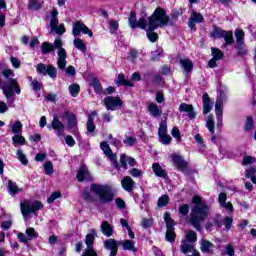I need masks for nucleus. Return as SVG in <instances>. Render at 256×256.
<instances>
[{
  "label": "nucleus",
  "mask_w": 256,
  "mask_h": 256,
  "mask_svg": "<svg viewBox=\"0 0 256 256\" xmlns=\"http://www.w3.org/2000/svg\"><path fill=\"white\" fill-rule=\"evenodd\" d=\"M53 33H55L56 35H63V33H65V25L60 24L59 26H56L53 30Z\"/></svg>",
  "instance_id": "nucleus-62"
},
{
  "label": "nucleus",
  "mask_w": 256,
  "mask_h": 256,
  "mask_svg": "<svg viewBox=\"0 0 256 256\" xmlns=\"http://www.w3.org/2000/svg\"><path fill=\"white\" fill-rule=\"evenodd\" d=\"M195 23H203V15L201 13L193 11L188 22L190 29H195Z\"/></svg>",
  "instance_id": "nucleus-17"
},
{
  "label": "nucleus",
  "mask_w": 256,
  "mask_h": 256,
  "mask_svg": "<svg viewBox=\"0 0 256 256\" xmlns=\"http://www.w3.org/2000/svg\"><path fill=\"white\" fill-rule=\"evenodd\" d=\"M53 45L54 49H58V69L63 70L67 67V51L63 48V41H61V39H56Z\"/></svg>",
  "instance_id": "nucleus-6"
},
{
  "label": "nucleus",
  "mask_w": 256,
  "mask_h": 256,
  "mask_svg": "<svg viewBox=\"0 0 256 256\" xmlns=\"http://www.w3.org/2000/svg\"><path fill=\"white\" fill-rule=\"evenodd\" d=\"M222 37L224 38L226 45H233V42L235 41L233 39V32L231 31L224 32V36Z\"/></svg>",
  "instance_id": "nucleus-46"
},
{
  "label": "nucleus",
  "mask_w": 256,
  "mask_h": 256,
  "mask_svg": "<svg viewBox=\"0 0 256 256\" xmlns=\"http://www.w3.org/2000/svg\"><path fill=\"white\" fill-rule=\"evenodd\" d=\"M214 248L215 244L212 243L211 241L206 239L200 240V251H202V253H211Z\"/></svg>",
  "instance_id": "nucleus-19"
},
{
  "label": "nucleus",
  "mask_w": 256,
  "mask_h": 256,
  "mask_svg": "<svg viewBox=\"0 0 256 256\" xmlns=\"http://www.w3.org/2000/svg\"><path fill=\"white\" fill-rule=\"evenodd\" d=\"M188 243H195L197 241V233L195 231L190 230L186 233V239H184Z\"/></svg>",
  "instance_id": "nucleus-43"
},
{
  "label": "nucleus",
  "mask_w": 256,
  "mask_h": 256,
  "mask_svg": "<svg viewBox=\"0 0 256 256\" xmlns=\"http://www.w3.org/2000/svg\"><path fill=\"white\" fill-rule=\"evenodd\" d=\"M180 215H188L189 214V205L183 204L178 208Z\"/></svg>",
  "instance_id": "nucleus-63"
},
{
  "label": "nucleus",
  "mask_w": 256,
  "mask_h": 256,
  "mask_svg": "<svg viewBox=\"0 0 256 256\" xmlns=\"http://www.w3.org/2000/svg\"><path fill=\"white\" fill-rule=\"evenodd\" d=\"M120 167H123L125 171H127V165L130 167H135L137 165V161H135V158H131L125 154L120 155Z\"/></svg>",
  "instance_id": "nucleus-14"
},
{
  "label": "nucleus",
  "mask_w": 256,
  "mask_h": 256,
  "mask_svg": "<svg viewBox=\"0 0 256 256\" xmlns=\"http://www.w3.org/2000/svg\"><path fill=\"white\" fill-rule=\"evenodd\" d=\"M147 111L151 117H154V119H159L161 115H163V110H161L155 102L148 104Z\"/></svg>",
  "instance_id": "nucleus-13"
},
{
  "label": "nucleus",
  "mask_w": 256,
  "mask_h": 256,
  "mask_svg": "<svg viewBox=\"0 0 256 256\" xmlns=\"http://www.w3.org/2000/svg\"><path fill=\"white\" fill-rule=\"evenodd\" d=\"M166 241H168L169 243H173L175 241V228L167 229Z\"/></svg>",
  "instance_id": "nucleus-47"
},
{
  "label": "nucleus",
  "mask_w": 256,
  "mask_h": 256,
  "mask_svg": "<svg viewBox=\"0 0 256 256\" xmlns=\"http://www.w3.org/2000/svg\"><path fill=\"white\" fill-rule=\"evenodd\" d=\"M97 117V112H92L91 115L88 118L87 122V131L88 133H94L95 132V124L93 123V119Z\"/></svg>",
  "instance_id": "nucleus-36"
},
{
  "label": "nucleus",
  "mask_w": 256,
  "mask_h": 256,
  "mask_svg": "<svg viewBox=\"0 0 256 256\" xmlns=\"http://www.w3.org/2000/svg\"><path fill=\"white\" fill-rule=\"evenodd\" d=\"M100 147L104 152V154L106 155V157H108V159L112 161L113 167H115V169L119 171L120 165H119V162L117 161V155H115L113 151H111L109 144H107V142H101Z\"/></svg>",
  "instance_id": "nucleus-11"
},
{
  "label": "nucleus",
  "mask_w": 256,
  "mask_h": 256,
  "mask_svg": "<svg viewBox=\"0 0 256 256\" xmlns=\"http://www.w3.org/2000/svg\"><path fill=\"white\" fill-rule=\"evenodd\" d=\"M77 180L78 181H91V174L89 173V170H87V167L82 166L77 173Z\"/></svg>",
  "instance_id": "nucleus-20"
},
{
  "label": "nucleus",
  "mask_w": 256,
  "mask_h": 256,
  "mask_svg": "<svg viewBox=\"0 0 256 256\" xmlns=\"http://www.w3.org/2000/svg\"><path fill=\"white\" fill-rule=\"evenodd\" d=\"M108 25H109L110 33L112 34L117 33L119 29V22H117V20H114V19L108 20Z\"/></svg>",
  "instance_id": "nucleus-40"
},
{
  "label": "nucleus",
  "mask_w": 256,
  "mask_h": 256,
  "mask_svg": "<svg viewBox=\"0 0 256 256\" xmlns=\"http://www.w3.org/2000/svg\"><path fill=\"white\" fill-rule=\"evenodd\" d=\"M119 245H121V242L110 238L106 241H104V247L108 251H110V256H116L117 252L119 251Z\"/></svg>",
  "instance_id": "nucleus-12"
},
{
  "label": "nucleus",
  "mask_w": 256,
  "mask_h": 256,
  "mask_svg": "<svg viewBox=\"0 0 256 256\" xmlns=\"http://www.w3.org/2000/svg\"><path fill=\"white\" fill-rule=\"evenodd\" d=\"M172 137H175L176 141H181V132L179 131V128L174 127L171 131Z\"/></svg>",
  "instance_id": "nucleus-61"
},
{
  "label": "nucleus",
  "mask_w": 256,
  "mask_h": 256,
  "mask_svg": "<svg viewBox=\"0 0 256 256\" xmlns=\"http://www.w3.org/2000/svg\"><path fill=\"white\" fill-rule=\"evenodd\" d=\"M100 229L105 237H111L113 235V226L107 221H103Z\"/></svg>",
  "instance_id": "nucleus-28"
},
{
  "label": "nucleus",
  "mask_w": 256,
  "mask_h": 256,
  "mask_svg": "<svg viewBox=\"0 0 256 256\" xmlns=\"http://www.w3.org/2000/svg\"><path fill=\"white\" fill-rule=\"evenodd\" d=\"M104 105L107 111H117L123 106V100L119 97L108 96L104 98Z\"/></svg>",
  "instance_id": "nucleus-10"
},
{
  "label": "nucleus",
  "mask_w": 256,
  "mask_h": 256,
  "mask_svg": "<svg viewBox=\"0 0 256 256\" xmlns=\"http://www.w3.org/2000/svg\"><path fill=\"white\" fill-rule=\"evenodd\" d=\"M57 15H59L57 9H52L50 16V33H53V31H55V27H58L59 25V19L57 18Z\"/></svg>",
  "instance_id": "nucleus-23"
},
{
  "label": "nucleus",
  "mask_w": 256,
  "mask_h": 256,
  "mask_svg": "<svg viewBox=\"0 0 256 256\" xmlns=\"http://www.w3.org/2000/svg\"><path fill=\"white\" fill-rule=\"evenodd\" d=\"M129 25L132 29L137 27V14L134 11L130 13Z\"/></svg>",
  "instance_id": "nucleus-49"
},
{
  "label": "nucleus",
  "mask_w": 256,
  "mask_h": 256,
  "mask_svg": "<svg viewBox=\"0 0 256 256\" xmlns=\"http://www.w3.org/2000/svg\"><path fill=\"white\" fill-rule=\"evenodd\" d=\"M169 204V196L167 195H162L159 199H158V207H165L166 205Z\"/></svg>",
  "instance_id": "nucleus-54"
},
{
  "label": "nucleus",
  "mask_w": 256,
  "mask_h": 256,
  "mask_svg": "<svg viewBox=\"0 0 256 256\" xmlns=\"http://www.w3.org/2000/svg\"><path fill=\"white\" fill-rule=\"evenodd\" d=\"M121 185L125 191L131 192L133 191V187H135V181H133L132 177L126 176L121 181Z\"/></svg>",
  "instance_id": "nucleus-24"
},
{
  "label": "nucleus",
  "mask_w": 256,
  "mask_h": 256,
  "mask_svg": "<svg viewBox=\"0 0 256 256\" xmlns=\"http://www.w3.org/2000/svg\"><path fill=\"white\" fill-rule=\"evenodd\" d=\"M164 221L166 223L167 229H175V221L171 219V214L166 212L164 214Z\"/></svg>",
  "instance_id": "nucleus-39"
},
{
  "label": "nucleus",
  "mask_w": 256,
  "mask_h": 256,
  "mask_svg": "<svg viewBox=\"0 0 256 256\" xmlns=\"http://www.w3.org/2000/svg\"><path fill=\"white\" fill-rule=\"evenodd\" d=\"M55 49V46L49 42H44L42 44V53H44V55H47V53H51V51H53Z\"/></svg>",
  "instance_id": "nucleus-45"
},
{
  "label": "nucleus",
  "mask_w": 256,
  "mask_h": 256,
  "mask_svg": "<svg viewBox=\"0 0 256 256\" xmlns=\"http://www.w3.org/2000/svg\"><path fill=\"white\" fill-rule=\"evenodd\" d=\"M59 198H61V192H54L47 199V203H54L56 199H59Z\"/></svg>",
  "instance_id": "nucleus-60"
},
{
  "label": "nucleus",
  "mask_w": 256,
  "mask_h": 256,
  "mask_svg": "<svg viewBox=\"0 0 256 256\" xmlns=\"http://www.w3.org/2000/svg\"><path fill=\"white\" fill-rule=\"evenodd\" d=\"M253 127H255V122L253 121V117H246L245 123V131H253Z\"/></svg>",
  "instance_id": "nucleus-48"
},
{
  "label": "nucleus",
  "mask_w": 256,
  "mask_h": 256,
  "mask_svg": "<svg viewBox=\"0 0 256 256\" xmlns=\"http://www.w3.org/2000/svg\"><path fill=\"white\" fill-rule=\"evenodd\" d=\"M195 245L193 243L188 242L187 240H182L180 245V252L184 255H187V253H192L193 251H196Z\"/></svg>",
  "instance_id": "nucleus-18"
},
{
  "label": "nucleus",
  "mask_w": 256,
  "mask_h": 256,
  "mask_svg": "<svg viewBox=\"0 0 256 256\" xmlns=\"http://www.w3.org/2000/svg\"><path fill=\"white\" fill-rule=\"evenodd\" d=\"M52 129H54V131H58V136H61V132L59 131H63V129H65V125H63V122L59 121V116H54L52 120Z\"/></svg>",
  "instance_id": "nucleus-27"
},
{
  "label": "nucleus",
  "mask_w": 256,
  "mask_h": 256,
  "mask_svg": "<svg viewBox=\"0 0 256 256\" xmlns=\"http://www.w3.org/2000/svg\"><path fill=\"white\" fill-rule=\"evenodd\" d=\"M167 135V121H162L158 128V136Z\"/></svg>",
  "instance_id": "nucleus-51"
},
{
  "label": "nucleus",
  "mask_w": 256,
  "mask_h": 256,
  "mask_svg": "<svg viewBox=\"0 0 256 256\" xmlns=\"http://www.w3.org/2000/svg\"><path fill=\"white\" fill-rule=\"evenodd\" d=\"M11 129L14 135H21V133H23V123L17 120L11 125Z\"/></svg>",
  "instance_id": "nucleus-33"
},
{
  "label": "nucleus",
  "mask_w": 256,
  "mask_h": 256,
  "mask_svg": "<svg viewBox=\"0 0 256 256\" xmlns=\"http://www.w3.org/2000/svg\"><path fill=\"white\" fill-rule=\"evenodd\" d=\"M236 46L239 55H246L247 47L245 46V32L241 29L235 30Z\"/></svg>",
  "instance_id": "nucleus-8"
},
{
  "label": "nucleus",
  "mask_w": 256,
  "mask_h": 256,
  "mask_svg": "<svg viewBox=\"0 0 256 256\" xmlns=\"http://www.w3.org/2000/svg\"><path fill=\"white\" fill-rule=\"evenodd\" d=\"M91 85L94 88V91L96 93H101V91H103V88L101 87V84L99 83V80L93 79L91 82Z\"/></svg>",
  "instance_id": "nucleus-55"
},
{
  "label": "nucleus",
  "mask_w": 256,
  "mask_h": 256,
  "mask_svg": "<svg viewBox=\"0 0 256 256\" xmlns=\"http://www.w3.org/2000/svg\"><path fill=\"white\" fill-rule=\"evenodd\" d=\"M26 236L28 237L29 241H33V239H37L39 237V233L35 231V228L29 227L26 229Z\"/></svg>",
  "instance_id": "nucleus-38"
},
{
  "label": "nucleus",
  "mask_w": 256,
  "mask_h": 256,
  "mask_svg": "<svg viewBox=\"0 0 256 256\" xmlns=\"http://www.w3.org/2000/svg\"><path fill=\"white\" fill-rule=\"evenodd\" d=\"M203 102V114L207 115V113H211V109H213V103H211V98H209V94H204L202 96Z\"/></svg>",
  "instance_id": "nucleus-22"
},
{
  "label": "nucleus",
  "mask_w": 256,
  "mask_h": 256,
  "mask_svg": "<svg viewBox=\"0 0 256 256\" xmlns=\"http://www.w3.org/2000/svg\"><path fill=\"white\" fill-rule=\"evenodd\" d=\"M171 159H172V163L176 167H178V169H185L187 167V163L185 162L183 157L174 154L171 156Z\"/></svg>",
  "instance_id": "nucleus-26"
},
{
  "label": "nucleus",
  "mask_w": 256,
  "mask_h": 256,
  "mask_svg": "<svg viewBox=\"0 0 256 256\" xmlns=\"http://www.w3.org/2000/svg\"><path fill=\"white\" fill-rule=\"evenodd\" d=\"M212 57L217 61H221V59H223V51L217 48H212Z\"/></svg>",
  "instance_id": "nucleus-53"
},
{
  "label": "nucleus",
  "mask_w": 256,
  "mask_h": 256,
  "mask_svg": "<svg viewBox=\"0 0 256 256\" xmlns=\"http://www.w3.org/2000/svg\"><path fill=\"white\" fill-rule=\"evenodd\" d=\"M44 171L47 175H53L54 169H53V162L47 161L44 163Z\"/></svg>",
  "instance_id": "nucleus-50"
},
{
  "label": "nucleus",
  "mask_w": 256,
  "mask_h": 256,
  "mask_svg": "<svg viewBox=\"0 0 256 256\" xmlns=\"http://www.w3.org/2000/svg\"><path fill=\"white\" fill-rule=\"evenodd\" d=\"M215 113L217 116H223V98H218L215 104Z\"/></svg>",
  "instance_id": "nucleus-37"
},
{
  "label": "nucleus",
  "mask_w": 256,
  "mask_h": 256,
  "mask_svg": "<svg viewBox=\"0 0 256 256\" xmlns=\"http://www.w3.org/2000/svg\"><path fill=\"white\" fill-rule=\"evenodd\" d=\"M12 143L14 147H21L22 145H25V143H27V140L25 139V137H23V135L15 134L12 137Z\"/></svg>",
  "instance_id": "nucleus-29"
},
{
  "label": "nucleus",
  "mask_w": 256,
  "mask_h": 256,
  "mask_svg": "<svg viewBox=\"0 0 256 256\" xmlns=\"http://www.w3.org/2000/svg\"><path fill=\"white\" fill-rule=\"evenodd\" d=\"M81 33L82 35H88V37L90 38L93 37V31L89 29V27H87V25H85L83 21L74 22L72 26V35H74V37H77L81 35Z\"/></svg>",
  "instance_id": "nucleus-7"
},
{
  "label": "nucleus",
  "mask_w": 256,
  "mask_h": 256,
  "mask_svg": "<svg viewBox=\"0 0 256 256\" xmlns=\"http://www.w3.org/2000/svg\"><path fill=\"white\" fill-rule=\"evenodd\" d=\"M79 91H81L79 84H71L69 86V93L72 97H77V95H79Z\"/></svg>",
  "instance_id": "nucleus-44"
},
{
  "label": "nucleus",
  "mask_w": 256,
  "mask_h": 256,
  "mask_svg": "<svg viewBox=\"0 0 256 256\" xmlns=\"http://www.w3.org/2000/svg\"><path fill=\"white\" fill-rule=\"evenodd\" d=\"M159 137V141L160 143H162V145H169L172 141V138L169 136V134H162Z\"/></svg>",
  "instance_id": "nucleus-52"
},
{
  "label": "nucleus",
  "mask_w": 256,
  "mask_h": 256,
  "mask_svg": "<svg viewBox=\"0 0 256 256\" xmlns=\"http://www.w3.org/2000/svg\"><path fill=\"white\" fill-rule=\"evenodd\" d=\"M118 85H123L124 87H133L135 84L131 80H126L125 75L119 74L116 81Z\"/></svg>",
  "instance_id": "nucleus-35"
},
{
  "label": "nucleus",
  "mask_w": 256,
  "mask_h": 256,
  "mask_svg": "<svg viewBox=\"0 0 256 256\" xmlns=\"http://www.w3.org/2000/svg\"><path fill=\"white\" fill-rule=\"evenodd\" d=\"M95 235V230H91L90 233L86 235L85 243L87 247L81 256H97V252H95V249H93V243H95Z\"/></svg>",
  "instance_id": "nucleus-9"
},
{
  "label": "nucleus",
  "mask_w": 256,
  "mask_h": 256,
  "mask_svg": "<svg viewBox=\"0 0 256 256\" xmlns=\"http://www.w3.org/2000/svg\"><path fill=\"white\" fill-rule=\"evenodd\" d=\"M129 175H131V177L139 178V177H141V175H143V171H141L137 168H133V169L129 170Z\"/></svg>",
  "instance_id": "nucleus-59"
},
{
  "label": "nucleus",
  "mask_w": 256,
  "mask_h": 256,
  "mask_svg": "<svg viewBox=\"0 0 256 256\" xmlns=\"http://www.w3.org/2000/svg\"><path fill=\"white\" fill-rule=\"evenodd\" d=\"M225 252L224 255H228V256H235V248L233 247V245L228 244L225 247Z\"/></svg>",
  "instance_id": "nucleus-57"
},
{
  "label": "nucleus",
  "mask_w": 256,
  "mask_h": 256,
  "mask_svg": "<svg viewBox=\"0 0 256 256\" xmlns=\"http://www.w3.org/2000/svg\"><path fill=\"white\" fill-rule=\"evenodd\" d=\"M180 65H182L184 71L186 73L191 72V69H193V62L189 58H182L180 59Z\"/></svg>",
  "instance_id": "nucleus-31"
},
{
  "label": "nucleus",
  "mask_w": 256,
  "mask_h": 256,
  "mask_svg": "<svg viewBox=\"0 0 256 256\" xmlns=\"http://www.w3.org/2000/svg\"><path fill=\"white\" fill-rule=\"evenodd\" d=\"M64 119H67L69 129H75L77 127V116L73 112H65Z\"/></svg>",
  "instance_id": "nucleus-21"
},
{
  "label": "nucleus",
  "mask_w": 256,
  "mask_h": 256,
  "mask_svg": "<svg viewBox=\"0 0 256 256\" xmlns=\"http://www.w3.org/2000/svg\"><path fill=\"white\" fill-rule=\"evenodd\" d=\"M46 75H49V77L55 79V77H57V68H55V66H48Z\"/></svg>",
  "instance_id": "nucleus-56"
},
{
  "label": "nucleus",
  "mask_w": 256,
  "mask_h": 256,
  "mask_svg": "<svg viewBox=\"0 0 256 256\" xmlns=\"http://www.w3.org/2000/svg\"><path fill=\"white\" fill-rule=\"evenodd\" d=\"M90 190L99 197L100 203H111L115 199V193H113L111 186L92 184Z\"/></svg>",
  "instance_id": "nucleus-4"
},
{
  "label": "nucleus",
  "mask_w": 256,
  "mask_h": 256,
  "mask_svg": "<svg viewBox=\"0 0 256 256\" xmlns=\"http://www.w3.org/2000/svg\"><path fill=\"white\" fill-rule=\"evenodd\" d=\"M18 161L22 163V165H27L29 163V160H27V156L25 153H23V150L19 149L16 152Z\"/></svg>",
  "instance_id": "nucleus-42"
},
{
  "label": "nucleus",
  "mask_w": 256,
  "mask_h": 256,
  "mask_svg": "<svg viewBox=\"0 0 256 256\" xmlns=\"http://www.w3.org/2000/svg\"><path fill=\"white\" fill-rule=\"evenodd\" d=\"M168 23L169 16L165 13V9L158 7L151 17L148 18V21L145 20V18H140L136 23V27L139 29H147L148 27V31H155L157 27H164V25H168Z\"/></svg>",
  "instance_id": "nucleus-1"
},
{
  "label": "nucleus",
  "mask_w": 256,
  "mask_h": 256,
  "mask_svg": "<svg viewBox=\"0 0 256 256\" xmlns=\"http://www.w3.org/2000/svg\"><path fill=\"white\" fill-rule=\"evenodd\" d=\"M206 127L212 135L211 141H215V139H216V137H215V120L213 119V116H211V115L208 116V118L206 120Z\"/></svg>",
  "instance_id": "nucleus-25"
},
{
  "label": "nucleus",
  "mask_w": 256,
  "mask_h": 256,
  "mask_svg": "<svg viewBox=\"0 0 256 256\" xmlns=\"http://www.w3.org/2000/svg\"><path fill=\"white\" fill-rule=\"evenodd\" d=\"M120 245H122L124 251H137V248H135V242L132 240H124L120 242Z\"/></svg>",
  "instance_id": "nucleus-32"
},
{
  "label": "nucleus",
  "mask_w": 256,
  "mask_h": 256,
  "mask_svg": "<svg viewBox=\"0 0 256 256\" xmlns=\"http://www.w3.org/2000/svg\"><path fill=\"white\" fill-rule=\"evenodd\" d=\"M219 205L222 206L228 213H233V204L231 202H227V194L220 193L218 196Z\"/></svg>",
  "instance_id": "nucleus-15"
},
{
  "label": "nucleus",
  "mask_w": 256,
  "mask_h": 256,
  "mask_svg": "<svg viewBox=\"0 0 256 256\" xmlns=\"http://www.w3.org/2000/svg\"><path fill=\"white\" fill-rule=\"evenodd\" d=\"M224 35L225 31L221 29H214L212 32V37H214V39H221V37H223Z\"/></svg>",
  "instance_id": "nucleus-58"
},
{
  "label": "nucleus",
  "mask_w": 256,
  "mask_h": 256,
  "mask_svg": "<svg viewBox=\"0 0 256 256\" xmlns=\"http://www.w3.org/2000/svg\"><path fill=\"white\" fill-rule=\"evenodd\" d=\"M73 45L76 47V49H78V51H82V53L87 51V44H85L81 38L74 39Z\"/></svg>",
  "instance_id": "nucleus-34"
},
{
  "label": "nucleus",
  "mask_w": 256,
  "mask_h": 256,
  "mask_svg": "<svg viewBox=\"0 0 256 256\" xmlns=\"http://www.w3.org/2000/svg\"><path fill=\"white\" fill-rule=\"evenodd\" d=\"M192 203H194V208L190 214V223L197 231H201L200 223L205 221L209 215V206L207 203L201 199L198 195L192 198Z\"/></svg>",
  "instance_id": "nucleus-2"
},
{
  "label": "nucleus",
  "mask_w": 256,
  "mask_h": 256,
  "mask_svg": "<svg viewBox=\"0 0 256 256\" xmlns=\"http://www.w3.org/2000/svg\"><path fill=\"white\" fill-rule=\"evenodd\" d=\"M8 189L12 195H16V193H20V191H21L19 186H17V184L15 182H13L12 180L8 181Z\"/></svg>",
  "instance_id": "nucleus-41"
},
{
  "label": "nucleus",
  "mask_w": 256,
  "mask_h": 256,
  "mask_svg": "<svg viewBox=\"0 0 256 256\" xmlns=\"http://www.w3.org/2000/svg\"><path fill=\"white\" fill-rule=\"evenodd\" d=\"M179 111L181 113H188L189 119H195L196 113L193 111V105L187 104V103H182L179 106Z\"/></svg>",
  "instance_id": "nucleus-16"
},
{
  "label": "nucleus",
  "mask_w": 256,
  "mask_h": 256,
  "mask_svg": "<svg viewBox=\"0 0 256 256\" xmlns=\"http://www.w3.org/2000/svg\"><path fill=\"white\" fill-rule=\"evenodd\" d=\"M152 169L156 177H162V178L167 177V173L165 172V170H163V168L161 167V165H159V163H154L152 165Z\"/></svg>",
  "instance_id": "nucleus-30"
},
{
  "label": "nucleus",
  "mask_w": 256,
  "mask_h": 256,
  "mask_svg": "<svg viewBox=\"0 0 256 256\" xmlns=\"http://www.w3.org/2000/svg\"><path fill=\"white\" fill-rule=\"evenodd\" d=\"M49 66H46L45 64H38L37 71L38 73H41L42 75H47V69Z\"/></svg>",
  "instance_id": "nucleus-64"
},
{
  "label": "nucleus",
  "mask_w": 256,
  "mask_h": 256,
  "mask_svg": "<svg viewBox=\"0 0 256 256\" xmlns=\"http://www.w3.org/2000/svg\"><path fill=\"white\" fill-rule=\"evenodd\" d=\"M3 76L5 77V79H7V82L2 85V91L6 99H11L14 93H17V95H21V88L19 87V82H17V79L12 78L15 77V73H13V70L5 69L3 71Z\"/></svg>",
  "instance_id": "nucleus-3"
},
{
  "label": "nucleus",
  "mask_w": 256,
  "mask_h": 256,
  "mask_svg": "<svg viewBox=\"0 0 256 256\" xmlns=\"http://www.w3.org/2000/svg\"><path fill=\"white\" fill-rule=\"evenodd\" d=\"M20 208L23 219L27 221V219H29L30 213H35V211L43 209V204L39 201L31 202L29 200H24L23 202H21Z\"/></svg>",
  "instance_id": "nucleus-5"
}]
</instances>
